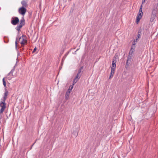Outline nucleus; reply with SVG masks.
<instances>
[{
  "instance_id": "f257e3e1",
  "label": "nucleus",
  "mask_w": 158,
  "mask_h": 158,
  "mask_svg": "<svg viewBox=\"0 0 158 158\" xmlns=\"http://www.w3.org/2000/svg\"><path fill=\"white\" fill-rule=\"evenodd\" d=\"M142 5L140 6L138 14L137 15L136 18V21L137 24H138L139 22L140 19H141L142 17L143 12L142 11Z\"/></svg>"
},
{
  "instance_id": "393cba45",
  "label": "nucleus",
  "mask_w": 158,
  "mask_h": 158,
  "mask_svg": "<svg viewBox=\"0 0 158 158\" xmlns=\"http://www.w3.org/2000/svg\"><path fill=\"white\" fill-rule=\"evenodd\" d=\"M73 85H70L69 86V89H68L69 91H70L72 90V89H73Z\"/></svg>"
},
{
  "instance_id": "c9c22d12",
  "label": "nucleus",
  "mask_w": 158,
  "mask_h": 158,
  "mask_svg": "<svg viewBox=\"0 0 158 158\" xmlns=\"http://www.w3.org/2000/svg\"><path fill=\"white\" fill-rule=\"evenodd\" d=\"M23 47H24V45H21V47H20V48H23Z\"/></svg>"
},
{
  "instance_id": "473e14b6",
  "label": "nucleus",
  "mask_w": 158,
  "mask_h": 158,
  "mask_svg": "<svg viewBox=\"0 0 158 158\" xmlns=\"http://www.w3.org/2000/svg\"><path fill=\"white\" fill-rule=\"evenodd\" d=\"M139 38H138V35H137V36L136 37V39H135L136 40V41L137 42V40H138V39Z\"/></svg>"
},
{
  "instance_id": "6ab92c4d",
  "label": "nucleus",
  "mask_w": 158,
  "mask_h": 158,
  "mask_svg": "<svg viewBox=\"0 0 158 158\" xmlns=\"http://www.w3.org/2000/svg\"><path fill=\"white\" fill-rule=\"evenodd\" d=\"M17 40H18V38L17 37H16V40L15 41V49L17 50H18L17 47L18 46V44H17Z\"/></svg>"
},
{
  "instance_id": "cd10ccee",
  "label": "nucleus",
  "mask_w": 158,
  "mask_h": 158,
  "mask_svg": "<svg viewBox=\"0 0 158 158\" xmlns=\"http://www.w3.org/2000/svg\"><path fill=\"white\" fill-rule=\"evenodd\" d=\"M18 38L17 42H19L20 41V40H22V36L19 38L17 37Z\"/></svg>"
},
{
  "instance_id": "ddd939ff",
  "label": "nucleus",
  "mask_w": 158,
  "mask_h": 158,
  "mask_svg": "<svg viewBox=\"0 0 158 158\" xmlns=\"http://www.w3.org/2000/svg\"><path fill=\"white\" fill-rule=\"evenodd\" d=\"M27 37L25 35H23L22 36V40L21 41H23V42H26V43H27Z\"/></svg>"
},
{
  "instance_id": "b1692460",
  "label": "nucleus",
  "mask_w": 158,
  "mask_h": 158,
  "mask_svg": "<svg viewBox=\"0 0 158 158\" xmlns=\"http://www.w3.org/2000/svg\"><path fill=\"white\" fill-rule=\"evenodd\" d=\"M20 23H25V20L24 19H21L20 20Z\"/></svg>"
},
{
  "instance_id": "58836bf2",
  "label": "nucleus",
  "mask_w": 158,
  "mask_h": 158,
  "mask_svg": "<svg viewBox=\"0 0 158 158\" xmlns=\"http://www.w3.org/2000/svg\"><path fill=\"white\" fill-rule=\"evenodd\" d=\"M15 66H14V69H14L15 68Z\"/></svg>"
},
{
  "instance_id": "f03ea898",
  "label": "nucleus",
  "mask_w": 158,
  "mask_h": 158,
  "mask_svg": "<svg viewBox=\"0 0 158 158\" xmlns=\"http://www.w3.org/2000/svg\"><path fill=\"white\" fill-rule=\"evenodd\" d=\"M19 22V18L17 17L13 16L11 19V23L13 25L18 24Z\"/></svg>"
},
{
  "instance_id": "72a5a7b5",
  "label": "nucleus",
  "mask_w": 158,
  "mask_h": 158,
  "mask_svg": "<svg viewBox=\"0 0 158 158\" xmlns=\"http://www.w3.org/2000/svg\"><path fill=\"white\" fill-rule=\"evenodd\" d=\"M65 57H66L64 56V57H63V58H62V61H64V59L65 58Z\"/></svg>"
},
{
  "instance_id": "4468645a",
  "label": "nucleus",
  "mask_w": 158,
  "mask_h": 158,
  "mask_svg": "<svg viewBox=\"0 0 158 158\" xmlns=\"http://www.w3.org/2000/svg\"><path fill=\"white\" fill-rule=\"evenodd\" d=\"M115 70H111V71L110 73V75L109 76V79L112 78L113 77V75L114 73Z\"/></svg>"
},
{
  "instance_id": "0eeeda50",
  "label": "nucleus",
  "mask_w": 158,
  "mask_h": 158,
  "mask_svg": "<svg viewBox=\"0 0 158 158\" xmlns=\"http://www.w3.org/2000/svg\"><path fill=\"white\" fill-rule=\"evenodd\" d=\"M25 25V23H20L19 24L15 27V29L18 31V34L19 33V31H20L21 28Z\"/></svg>"
},
{
  "instance_id": "a878e982",
  "label": "nucleus",
  "mask_w": 158,
  "mask_h": 158,
  "mask_svg": "<svg viewBox=\"0 0 158 158\" xmlns=\"http://www.w3.org/2000/svg\"><path fill=\"white\" fill-rule=\"evenodd\" d=\"M136 42V40H135L133 42L132 45L131 46H135Z\"/></svg>"
},
{
  "instance_id": "a19ab883",
  "label": "nucleus",
  "mask_w": 158,
  "mask_h": 158,
  "mask_svg": "<svg viewBox=\"0 0 158 158\" xmlns=\"http://www.w3.org/2000/svg\"><path fill=\"white\" fill-rule=\"evenodd\" d=\"M61 69L60 67L59 68V69Z\"/></svg>"
},
{
  "instance_id": "1a4fd4ad",
  "label": "nucleus",
  "mask_w": 158,
  "mask_h": 158,
  "mask_svg": "<svg viewBox=\"0 0 158 158\" xmlns=\"http://www.w3.org/2000/svg\"><path fill=\"white\" fill-rule=\"evenodd\" d=\"M81 70H79L75 78L79 80L82 74Z\"/></svg>"
},
{
  "instance_id": "412c9836",
  "label": "nucleus",
  "mask_w": 158,
  "mask_h": 158,
  "mask_svg": "<svg viewBox=\"0 0 158 158\" xmlns=\"http://www.w3.org/2000/svg\"><path fill=\"white\" fill-rule=\"evenodd\" d=\"M116 64L115 63H112V67H111V69H115V67H116Z\"/></svg>"
},
{
  "instance_id": "4be33fe9",
  "label": "nucleus",
  "mask_w": 158,
  "mask_h": 158,
  "mask_svg": "<svg viewBox=\"0 0 158 158\" xmlns=\"http://www.w3.org/2000/svg\"><path fill=\"white\" fill-rule=\"evenodd\" d=\"M2 82H3V85L4 87H6V83L4 80V78H3L2 79Z\"/></svg>"
},
{
  "instance_id": "f8f14e48",
  "label": "nucleus",
  "mask_w": 158,
  "mask_h": 158,
  "mask_svg": "<svg viewBox=\"0 0 158 158\" xmlns=\"http://www.w3.org/2000/svg\"><path fill=\"white\" fill-rule=\"evenodd\" d=\"M21 3L22 5L21 7H23L26 8L28 6L27 3L24 0L22 1L21 2Z\"/></svg>"
},
{
  "instance_id": "aec40b11",
  "label": "nucleus",
  "mask_w": 158,
  "mask_h": 158,
  "mask_svg": "<svg viewBox=\"0 0 158 158\" xmlns=\"http://www.w3.org/2000/svg\"><path fill=\"white\" fill-rule=\"evenodd\" d=\"M78 80H79L75 78L74 79L73 81V85H74L75 83H76Z\"/></svg>"
},
{
  "instance_id": "4c0bfd02",
  "label": "nucleus",
  "mask_w": 158,
  "mask_h": 158,
  "mask_svg": "<svg viewBox=\"0 0 158 158\" xmlns=\"http://www.w3.org/2000/svg\"><path fill=\"white\" fill-rule=\"evenodd\" d=\"M67 55V54H65V56H64L66 57V56Z\"/></svg>"
},
{
  "instance_id": "dca6fc26",
  "label": "nucleus",
  "mask_w": 158,
  "mask_h": 158,
  "mask_svg": "<svg viewBox=\"0 0 158 158\" xmlns=\"http://www.w3.org/2000/svg\"><path fill=\"white\" fill-rule=\"evenodd\" d=\"M141 29H139L137 35H138V38H140V36L141 35Z\"/></svg>"
},
{
  "instance_id": "bb28decb",
  "label": "nucleus",
  "mask_w": 158,
  "mask_h": 158,
  "mask_svg": "<svg viewBox=\"0 0 158 158\" xmlns=\"http://www.w3.org/2000/svg\"><path fill=\"white\" fill-rule=\"evenodd\" d=\"M112 63H114L116 64V60L115 59V58H113V61H112Z\"/></svg>"
},
{
  "instance_id": "39448f33",
  "label": "nucleus",
  "mask_w": 158,
  "mask_h": 158,
  "mask_svg": "<svg viewBox=\"0 0 158 158\" xmlns=\"http://www.w3.org/2000/svg\"><path fill=\"white\" fill-rule=\"evenodd\" d=\"M78 129H73V132H72V136L73 138H76L78 134Z\"/></svg>"
},
{
  "instance_id": "f3484780",
  "label": "nucleus",
  "mask_w": 158,
  "mask_h": 158,
  "mask_svg": "<svg viewBox=\"0 0 158 158\" xmlns=\"http://www.w3.org/2000/svg\"><path fill=\"white\" fill-rule=\"evenodd\" d=\"M131 62V61H128V60H127V62L125 65V67L126 68H127V67L130 64Z\"/></svg>"
},
{
  "instance_id": "79ce46f5",
  "label": "nucleus",
  "mask_w": 158,
  "mask_h": 158,
  "mask_svg": "<svg viewBox=\"0 0 158 158\" xmlns=\"http://www.w3.org/2000/svg\"><path fill=\"white\" fill-rule=\"evenodd\" d=\"M78 49H77V50L76 51H77Z\"/></svg>"
},
{
  "instance_id": "6e6552de",
  "label": "nucleus",
  "mask_w": 158,
  "mask_h": 158,
  "mask_svg": "<svg viewBox=\"0 0 158 158\" xmlns=\"http://www.w3.org/2000/svg\"><path fill=\"white\" fill-rule=\"evenodd\" d=\"M5 92L4 94L3 99H1V100H3V101H5L7 98V97L8 95V91L7 90L6 88H5Z\"/></svg>"
},
{
  "instance_id": "2eb2a0df",
  "label": "nucleus",
  "mask_w": 158,
  "mask_h": 158,
  "mask_svg": "<svg viewBox=\"0 0 158 158\" xmlns=\"http://www.w3.org/2000/svg\"><path fill=\"white\" fill-rule=\"evenodd\" d=\"M156 16L153 15H151V17L150 19V22H152L155 19V18L156 17Z\"/></svg>"
},
{
  "instance_id": "e433bc0d",
  "label": "nucleus",
  "mask_w": 158,
  "mask_h": 158,
  "mask_svg": "<svg viewBox=\"0 0 158 158\" xmlns=\"http://www.w3.org/2000/svg\"><path fill=\"white\" fill-rule=\"evenodd\" d=\"M82 68H83V67H81L79 69H82Z\"/></svg>"
},
{
  "instance_id": "ea45409f",
  "label": "nucleus",
  "mask_w": 158,
  "mask_h": 158,
  "mask_svg": "<svg viewBox=\"0 0 158 158\" xmlns=\"http://www.w3.org/2000/svg\"><path fill=\"white\" fill-rule=\"evenodd\" d=\"M18 55L19 54V52H18Z\"/></svg>"
},
{
  "instance_id": "7c9ffc66",
  "label": "nucleus",
  "mask_w": 158,
  "mask_h": 158,
  "mask_svg": "<svg viewBox=\"0 0 158 158\" xmlns=\"http://www.w3.org/2000/svg\"><path fill=\"white\" fill-rule=\"evenodd\" d=\"M118 57V55L117 54H116L114 56V57L113 58H115L116 60V59H117Z\"/></svg>"
},
{
  "instance_id": "2f4dec72",
  "label": "nucleus",
  "mask_w": 158,
  "mask_h": 158,
  "mask_svg": "<svg viewBox=\"0 0 158 158\" xmlns=\"http://www.w3.org/2000/svg\"><path fill=\"white\" fill-rule=\"evenodd\" d=\"M36 50H37V48H36V47H35L34 48V49H33V51H32V52H33V53H34V52H35V51H36Z\"/></svg>"
},
{
  "instance_id": "c756f323",
  "label": "nucleus",
  "mask_w": 158,
  "mask_h": 158,
  "mask_svg": "<svg viewBox=\"0 0 158 158\" xmlns=\"http://www.w3.org/2000/svg\"><path fill=\"white\" fill-rule=\"evenodd\" d=\"M20 52H22V51H23L24 50V47L23 48H20Z\"/></svg>"
},
{
  "instance_id": "20e7f679",
  "label": "nucleus",
  "mask_w": 158,
  "mask_h": 158,
  "mask_svg": "<svg viewBox=\"0 0 158 158\" xmlns=\"http://www.w3.org/2000/svg\"><path fill=\"white\" fill-rule=\"evenodd\" d=\"M27 11V9L25 7H21L19 8L18 10L19 13L23 15H24Z\"/></svg>"
},
{
  "instance_id": "7ed1b4c3",
  "label": "nucleus",
  "mask_w": 158,
  "mask_h": 158,
  "mask_svg": "<svg viewBox=\"0 0 158 158\" xmlns=\"http://www.w3.org/2000/svg\"><path fill=\"white\" fill-rule=\"evenodd\" d=\"M6 104L5 103V101L1 100L0 102V106L1 107V108L0 109V114L2 113L3 112L6 107Z\"/></svg>"
},
{
  "instance_id": "c85d7f7f",
  "label": "nucleus",
  "mask_w": 158,
  "mask_h": 158,
  "mask_svg": "<svg viewBox=\"0 0 158 158\" xmlns=\"http://www.w3.org/2000/svg\"><path fill=\"white\" fill-rule=\"evenodd\" d=\"M20 43L22 45H24L26 43H27L26 42H23V41H21Z\"/></svg>"
},
{
  "instance_id": "5701e85b",
  "label": "nucleus",
  "mask_w": 158,
  "mask_h": 158,
  "mask_svg": "<svg viewBox=\"0 0 158 158\" xmlns=\"http://www.w3.org/2000/svg\"><path fill=\"white\" fill-rule=\"evenodd\" d=\"M70 93V91H69V92H66V94H65L66 98H67V97H69Z\"/></svg>"
},
{
  "instance_id": "9d476101",
  "label": "nucleus",
  "mask_w": 158,
  "mask_h": 158,
  "mask_svg": "<svg viewBox=\"0 0 158 158\" xmlns=\"http://www.w3.org/2000/svg\"><path fill=\"white\" fill-rule=\"evenodd\" d=\"M135 46H131V48L129 51V54H130L131 55H132L133 53V52L135 51Z\"/></svg>"
},
{
  "instance_id": "9b49d317",
  "label": "nucleus",
  "mask_w": 158,
  "mask_h": 158,
  "mask_svg": "<svg viewBox=\"0 0 158 158\" xmlns=\"http://www.w3.org/2000/svg\"><path fill=\"white\" fill-rule=\"evenodd\" d=\"M17 71L16 70H11L10 72L8 74V76L10 75L11 74L13 76H16V73Z\"/></svg>"
},
{
  "instance_id": "a211bd4d",
  "label": "nucleus",
  "mask_w": 158,
  "mask_h": 158,
  "mask_svg": "<svg viewBox=\"0 0 158 158\" xmlns=\"http://www.w3.org/2000/svg\"><path fill=\"white\" fill-rule=\"evenodd\" d=\"M132 55L129 54L127 58V60H128V61H131L132 59Z\"/></svg>"
},
{
  "instance_id": "f704fd0d",
  "label": "nucleus",
  "mask_w": 158,
  "mask_h": 158,
  "mask_svg": "<svg viewBox=\"0 0 158 158\" xmlns=\"http://www.w3.org/2000/svg\"><path fill=\"white\" fill-rule=\"evenodd\" d=\"M146 0H142V4L144 3L145 2Z\"/></svg>"
},
{
  "instance_id": "423d86ee",
  "label": "nucleus",
  "mask_w": 158,
  "mask_h": 158,
  "mask_svg": "<svg viewBox=\"0 0 158 158\" xmlns=\"http://www.w3.org/2000/svg\"><path fill=\"white\" fill-rule=\"evenodd\" d=\"M158 6L157 4H155L153 10H152V14L153 15L156 16V13L157 12V7Z\"/></svg>"
}]
</instances>
